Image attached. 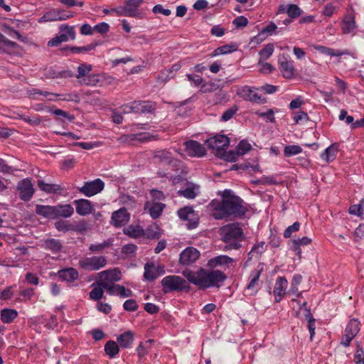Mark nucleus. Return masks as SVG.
I'll use <instances>...</instances> for the list:
<instances>
[{"instance_id":"1","label":"nucleus","mask_w":364,"mask_h":364,"mask_svg":"<svg viewBox=\"0 0 364 364\" xmlns=\"http://www.w3.org/2000/svg\"><path fill=\"white\" fill-rule=\"evenodd\" d=\"M187 280L200 289L219 288L227 279L226 274L219 269L199 268L196 272L185 269L182 272Z\"/></svg>"},{"instance_id":"2","label":"nucleus","mask_w":364,"mask_h":364,"mask_svg":"<svg viewBox=\"0 0 364 364\" xmlns=\"http://www.w3.org/2000/svg\"><path fill=\"white\" fill-rule=\"evenodd\" d=\"M244 200L240 197L222 200L215 204L213 215L218 220L228 217L242 218L247 211V208L244 205Z\"/></svg>"},{"instance_id":"3","label":"nucleus","mask_w":364,"mask_h":364,"mask_svg":"<svg viewBox=\"0 0 364 364\" xmlns=\"http://www.w3.org/2000/svg\"><path fill=\"white\" fill-rule=\"evenodd\" d=\"M221 239L226 244V250H238L241 247L243 231L238 223H232L221 230Z\"/></svg>"},{"instance_id":"4","label":"nucleus","mask_w":364,"mask_h":364,"mask_svg":"<svg viewBox=\"0 0 364 364\" xmlns=\"http://www.w3.org/2000/svg\"><path fill=\"white\" fill-rule=\"evenodd\" d=\"M161 285L164 293L171 291H188L190 286L186 280L180 276L168 275L164 277L161 280Z\"/></svg>"},{"instance_id":"5","label":"nucleus","mask_w":364,"mask_h":364,"mask_svg":"<svg viewBox=\"0 0 364 364\" xmlns=\"http://www.w3.org/2000/svg\"><path fill=\"white\" fill-rule=\"evenodd\" d=\"M92 65L87 63H82L77 67V73L75 77L82 85L95 86L99 82L98 75L90 74Z\"/></svg>"},{"instance_id":"6","label":"nucleus","mask_w":364,"mask_h":364,"mask_svg":"<svg viewBox=\"0 0 364 364\" xmlns=\"http://www.w3.org/2000/svg\"><path fill=\"white\" fill-rule=\"evenodd\" d=\"M79 266L87 271H97L107 265V259L104 256L82 257L79 260Z\"/></svg>"},{"instance_id":"7","label":"nucleus","mask_w":364,"mask_h":364,"mask_svg":"<svg viewBox=\"0 0 364 364\" xmlns=\"http://www.w3.org/2000/svg\"><path fill=\"white\" fill-rule=\"evenodd\" d=\"M105 183L100 178L86 181L82 187L78 188L79 192L86 197H92L103 191Z\"/></svg>"},{"instance_id":"8","label":"nucleus","mask_w":364,"mask_h":364,"mask_svg":"<svg viewBox=\"0 0 364 364\" xmlns=\"http://www.w3.org/2000/svg\"><path fill=\"white\" fill-rule=\"evenodd\" d=\"M263 271L262 266L259 265L256 269L251 271L250 281L245 287V291L250 296H255L259 290V277Z\"/></svg>"},{"instance_id":"9","label":"nucleus","mask_w":364,"mask_h":364,"mask_svg":"<svg viewBox=\"0 0 364 364\" xmlns=\"http://www.w3.org/2000/svg\"><path fill=\"white\" fill-rule=\"evenodd\" d=\"M16 189L20 199L26 202L31 200L35 192L31 180L28 178L19 181Z\"/></svg>"},{"instance_id":"10","label":"nucleus","mask_w":364,"mask_h":364,"mask_svg":"<svg viewBox=\"0 0 364 364\" xmlns=\"http://www.w3.org/2000/svg\"><path fill=\"white\" fill-rule=\"evenodd\" d=\"M257 87L250 86H243L237 90V94L244 100L250 101L252 103L264 104L266 100L259 95L255 91Z\"/></svg>"},{"instance_id":"11","label":"nucleus","mask_w":364,"mask_h":364,"mask_svg":"<svg viewBox=\"0 0 364 364\" xmlns=\"http://www.w3.org/2000/svg\"><path fill=\"white\" fill-rule=\"evenodd\" d=\"M208 146L216 151V154H220L228 147L230 144V139L223 134H218L213 137H210L208 141Z\"/></svg>"},{"instance_id":"12","label":"nucleus","mask_w":364,"mask_h":364,"mask_svg":"<svg viewBox=\"0 0 364 364\" xmlns=\"http://www.w3.org/2000/svg\"><path fill=\"white\" fill-rule=\"evenodd\" d=\"M278 65L279 69L284 78H294L295 73L294 60L284 55H282L278 59Z\"/></svg>"},{"instance_id":"13","label":"nucleus","mask_w":364,"mask_h":364,"mask_svg":"<svg viewBox=\"0 0 364 364\" xmlns=\"http://www.w3.org/2000/svg\"><path fill=\"white\" fill-rule=\"evenodd\" d=\"M235 265V260L225 255H220L210 259L206 264V267L210 269H215L218 267H226L229 268Z\"/></svg>"},{"instance_id":"14","label":"nucleus","mask_w":364,"mask_h":364,"mask_svg":"<svg viewBox=\"0 0 364 364\" xmlns=\"http://www.w3.org/2000/svg\"><path fill=\"white\" fill-rule=\"evenodd\" d=\"M178 215L180 219L188 221V229H194L198 225V218L195 211L191 207H184L178 210Z\"/></svg>"},{"instance_id":"15","label":"nucleus","mask_w":364,"mask_h":364,"mask_svg":"<svg viewBox=\"0 0 364 364\" xmlns=\"http://www.w3.org/2000/svg\"><path fill=\"white\" fill-rule=\"evenodd\" d=\"M200 252L193 247H188L183 250L179 257V262L182 265H190L199 259Z\"/></svg>"},{"instance_id":"16","label":"nucleus","mask_w":364,"mask_h":364,"mask_svg":"<svg viewBox=\"0 0 364 364\" xmlns=\"http://www.w3.org/2000/svg\"><path fill=\"white\" fill-rule=\"evenodd\" d=\"M288 281L285 277H278L273 289L275 302H280L287 294Z\"/></svg>"},{"instance_id":"17","label":"nucleus","mask_w":364,"mask_h":364,"mask_svg":"<svg viewBox=\"0 0 364 364\" xmlns=\"http://www.w3.org/2000/svg\"><path fill=\"white\" fill-rule=\"evenodd\" d=\"M186 154L191 157H202L206 154V150L200 143L190 140L184 143Z\"/></svg>"},{"instance_id":"18","label":"nucleus","mask_w":364,"mask_h":364,"mask_svg":"<svg viewBox=\"0 0 364 364\" xmlns=\"http://www.w3.org/2000/svg\"><path fill=\"white\" fill-rule=\"evenodd\" d=\"M130 219V214L125 208H121L112 213V224L117 228L125 225Z\"/></svg>"},{"instance_id":"19","label":"nucleus","mask_w":364,"mask_h":364,"mask_svg":"<svg viewBox=\"0 0 364 364\" xmlns=\"http://www.w3.org/2000/svg\"><path fill=\"white\" fill-rule=\"evenodd\" d=\"M134 113L149 114L155 110V104L150 101L135 100L132 102Z\"/></svg>"},{"instance_id":"20","label":"nucleus","mask_w":364,"mask_h":364,"mask_svg":"<svg viewBox=\"0 0 364 364\" xmlns=\"http://www.w3.org/2000/svg\"><path fill=\"white\" fill-rule=\"evenodd\" d=\"M75 205L76 212L80 215H87L92 213L93 207L90 200L87 199H77L73 201Z\"/></svg>"},{"instance_id":"21","label":"nucleus","mask_w":364,"mask_h":364,"mask_svg":"<svg viewBox=\"0 0 364 364\" xmlns=\"http://www.w3.org/2000/svg\"><path fill=\"white\" fill-rule=\"evenodd\" d=\"M287 13L291 18H296L301 15V9L296 4H290L287 5L281 4L279 6L277 14Z\"/></svg>"},{"instance_id":"22","label":"nucleus","mask_w":364,"mask_h":364,"mask_svg":"<svg viewBox=\"0 0 364 364\" xmlns=\"http://www.w3.org/2000/svg\"><path fill=\"white\" fill-rule=\"evenodd\" d=\"M339 145L336 143L332 144L327 147L321 154V159L326 163H331L334 161L338 152Z\"/></svg>"},{"instance_id":"23","label":"nucleus","mask_w":364,"mask_h":364,"mask_svg":"<svg viewBox=\"0 0 364 364\" xmlns=\"http://www.w3.org/2000/svg\"><path fill=\"white\" fill-rule=\"evenodd\" d=\"M54 219L70 218L74 213V208L70 204L54 205Z\"/></svg>"},{"instance_id":"24","label":"nucleus","mask_w":364,"mask_h":364,"mask_svg":"<svg viewBox=\"0 0 364 364\" xmlns=\"http://www.w3.org/2000/svg\"><path fill=\"white\" fill-rule=\"evenodd\" d=\"M75 28V26L61 24L59 26V35L60 36V38H62L64 42H67L69 40L74 41L76 36Z\"/></svg>"},{"instance_id":"25","label":"nucleus","mask_w":364,"mask_h":364,"mask_svg":"<svg viewBox=\"0 0 364 364\" xmlns=\"http://www.w3.org/2000/svg\"><path fill=\"white\" fill-rule=\"evenodd\" d=\"M265 242L262 241L253 245L247 254V262L254 259H259L262 254L266 251Z\"/></svg>"},{"instance_id":"26","label":"nucleus","mask_w":364,"mask_h":364,"mask_svg":"<svg viewBox=\"0 0 364 364\" xmlns=\"http://www.w3.org/2000/svg\"><path fill=\"white\" fill-rule=\"evenodd\" d=\"M134 333L131 331H127L119 335L117 338V341L119 343V346L123 348H130L132 346L134 341Z\"/></svg>"},{"instance_id":"27","label":"nucleus","mask_w":364,"mask_h":364,"mask_svg":"<svg viewBox=\"0 0 364 364\" xmlns=\"http://www.w3.org/2000/svg\"><path fill=\"white\" fill-rule=\"evenodd\" d=\"M58 277L67 282H73L77 280L79 277L78 272L73 267L60 269L58 272Z\"/></svg>"},{"instance_id":"28","label":"nucleus","mask_w":364,"mask_h":364,"mask_svg":"<svg viewBox=\"0 0 364 364\" xmlns=\"http://www.w3.org/2000/svg\"><path fill=\"white\" fill-rule=\"evenodd\" d=\"M41 247L53 253H58L61 251L63 245L59 240L50 238L46 240L41 245Z\"/></svg>"},{"instance_id":"29","label":"nucleus","mask_w":364,"mask_h":364,"mask_svg":"<svg viewBox=\"0 0 364 364\" xmlns=\"http://www.w3.org/2000/svg\"><path fill=\"white\" fill-rule=\"evenodd\" d=\"M38 188L47 193H60L63 188L60 185L46 183L43 180L38 181Z\"/></svg>"},{"instance_id":"30","label":"nucleus","mask_w":364,"mask_h":364,"mask_svg":"<svg viewBox=\"0 0 364 364\" xmlns=\"http://www.w3.org/2000/svg\"><path fill=\"white\" fill-rule=\"evenodd\" d=\"M100 285L106 290L109 295H117L120 296L121 289L122 285L114 284L109 281L104 280L100 282Z\"/></svg>"},{"instance_id":"31","label":"nucleus","mask_w":364,"mask_h":364,"mask_svg":"<svg viewBox=\"0 0 364 364\" xmlns=\"http://www.w3.org/2000/svg\"><path fill=\"white\" fill-rule=\"evenodd\" d=\"M165 207V204L159 202L151 204L150 207L148 203L145 205V209H149V213L153 219L159 218Z\"/></svg>"},{"instance_id":"32","label":"nucleus","mask_w":364,"mask_h":364,"mask_svg":"<svg viewBox=\"0 0 364 364\" xmlns=\"http://www.w3.org/2000/svg\"><path fill=\"white\" fill-rule=\"evenodd\" d=\"M54 205H37L36 206V213L44 218L54 219Z\"/></svg>"},{"instance_id":"33","label":"nucleus","mask_w":364,"mask_h":364,"mask_svg":"<svg viewBox=\"0 0 364 364\" xmlns=\"http://www.w3.org/2000/svg\"><path fill=\"white\" fill-rule=\"evenodd\" d=\"M154 342V340L149 339L145 342H140L136 348L138 357L140 360L145 358L148 354L149 349L151 348V344Z\"/></svg>"},{"instance_id":"34","label":"nucleus","mask_w":364,"mask_h":364,"mask_svg":"<svg viewBox=\"0 0 364 364\" xmlns=\"http://www.w3.org/2000/svg\"><path fill=\"white\" fill-rule=\"evenodd\" d=\"M18 316L15 309H4L1 311V320L4 323H11Z\"/></svg>"},{"instance_id":"35","label":"nucleus","mask_w":364,"mask_h":364,"mask_svg":"<svg viewBox=\"0 0 364 364\" xmlns=\"http://www.w3.org/2000/svg\"><path fill=\"white\" fill-rule=\"evenodd\" d=\"M360 323L356 318L350 319L346 326L344 332L355 337L360 329Z\"/></svg>"},{"instance_id":"36","label":"nucleus","mask_w":364,"mask_h":364,"mask_svg":"<svg viewBox=\"0 0 364 364\" xmlns=\"http://www.w3.org/2000/svg\"><path fill=\"white\" fill-rule=\"evenodd\" d=\"M311 239L308 237H303L301 238H298L292 240V250L296 253L299 257L301 254V246L308 245L311 244Z\"/></svg>"},{"instance_id":"37","label":"nucleus","mask_w":364,"mask_h":364,"mask_svg":"<svg viewBox=\"0 0 364 364\" xmlns=\"http://www.w3.org/2000/svg\"><path fill=\"white\" fill-rule=\"evenodd\" d=\"M124 233L130 237L138 238L144 235V231L139 225H129L127 228L124 229Z\"/></svg>"},{"instance_id":"38","label":"nucleus","mask_w":364,"mask_h":364,"mask_svg":"<svg viewBox=\"0 0 364 364\" xmlns=\"http://www.w3.org/2000/svg\"><path fill=\"white\" fill-rule=\"evenodd\" d=\"M45 98H47L48 101H58V100H63V101H73V95L72 94H65L60 95L56 94L53 92H50L45 91Z\"/></svg>"},{"instance_id":"39","label":"nucleus","mask_w":364,"mask_h":364,"mask_svg":"<svg viewBox=\"0 0 364 364\" xmlns=\"http://www.w3.org/2000/svg\"><path fill=\"white\" fill-rule=\"evenodd\" d=\"M105 351L110 358H114L119 352V345L110 340L105 345Z\"/></svg>"},{"instance_id":"40","label":"nucleus","mask_w":364,"mask_h":364,"mask_svg":"<svg viewBox=\"0 0 364 364\" xmlns=\"http://www.w3.org/2000/svg\"><path fill=\"white\" fill-rule=\"evenodd\" d=\"M356 28L355 18L350 15L346 16L342 24V30L344 33H350Z\"/></svg>"},{"instance_id":"41","label":"nucleus","mask_w":364,"mask_h":364,"mask_svg":"<svg viewBox=\"0 0 364 364\" xmlns=\"http://www.w3.org/2000/svg\"><path fill=\"white\" fill-rule=\"evenodd\" d=\"M142 3L143 0H127L124 4L132 13V17H136L140 14L139 7Z\"/></svg>"},{"instance_id":"42","label":"nucleus","mask_w":364,"mask_h":364,"mask_svg":"<svg viewBox=\"0 0 364 364\" xmlns=\"http://www.w3.org/2000/svg\"><path fill=\"white\" fill-rule=\"evenodd\" d=\"M317 50L320 51L321 53L330 55V56H337L340 57L343 55H348L349 53L347 50H335L331 48H328L326 46H320L317 48Z\"/></svg>"},{"instance_id":"43","label":"nucleus","mask_w":364,"mask_h":364,"mask_svg":"<svg viewBox=\"0 0 364 364\" xmlns=\"http://www.w3.org/2000/svg\"><path fill=\"white\" fill-rule=\"evenodd\" d=\"M158 277L153 263H146L144 266V277L148 281H154Z\"/></svg>"},{"instance_id":"44","label":"nucleus","mask_w":364,"mask_h":364,"mask_svg":"<svg viewBox=\"0 0 364 364\" xmlns=\"http://www.w3.org/2000/svg\"><path fill=\"white\" fill-rule=\"evenodd\" d=\"M237 50L235 46L224 45L217 48L211 54L212 56H218L220 55H225L231 53L232 52Z\"/></svg>"},{"instance_id":"45","label":"nucleus","mask_w":364,"mask_h":364,"mask_svg":"<svg viewBox=\"0 0 364 364\" xmlns=\"http://www.w3.org/2000/svg\"><path fill=\"white\" fill-rule=\"evenodd\" d=\"M112 245V240H107L104 241L102 243L91 244L89 246V250L92 252H101L105 248L110 247Z\"/></svg>"},{"instance_id":"46","label":"nucleus","mask_w":364,"mask_h":364,"mask_svg":"<svg viewBox=\"0 0 364 364\" xmlns=\"http://www.w3.org/2000/svg\"><path fill=\"white\" fill-rule=\"evenodd\" d=\"M90 225L85 220H81L75 224H72L71 231L83 234L88 230Z\"/></svg>"},{"instance_id":"47","label":"nucleus","mask_w":364,"mask_h":364,"mask_svg":"<svg viewBox=\"0 0 364 364\" xmlns=\"http://www.w3.org/2000/svg\"><path fill=\"white\" fill-rule=\"evenodd\" d=\"M274 50V46L272 43L267 44L259 52V60H266L270 58Z\"/></svg>"},{"instance_id":"48","label":"nucleus","mask_w":364,"mask_h":364,"mask_svg":"<svg viewBox=\"0 0 364 364\" xmlns=\"http://www.w3.org/2000/svg\"><path fill=\"white\" fill-rule=\"evenodd\" d=\"M302 151V148L299 145H288L284 149V155L286 157H291L301 154Z\"/></svg>"},{"instance_id":"49","label":"nucleus","mask_w":364,"mask_h":364,"mask_svg":"<svg viewBox=\"0 0 364 364\" xmlns=\"http://www.w3.org/2000/svg\"><path fill=\"white\" fill-rule=\"evenodd\" d=\"M28 98L33 100H43L45 91L37 88H31L27 90Z\"/></svg>"},{"instance_id":"50","label":"nucleus","mask_w":364,"mask_h":364,"mask_svg":"<svg viewBox=\"0 0 364 364\" xmlns=\"http://www.w3.org/2000/svg\"><path fill=\"white\" fill-rule=\"evenodd\" d=\"M146 134L139 133V134H127L121 136V139L123 141L128 142L132 141H145L146 137L144 136Z\"/></svg>"},{"instance_id":"51","label":"nucleus","mask_w":364,"mask_h":364,"mask_svg":"<svg viewBox=\"0 0 364 364\" xmlns=\"http://www.w3.org/2000/svg\"><path fill=\"white\" fill-rule=\"evenodd\" d=\"M155 158L158 159L161 162L164 164H169L171 162L172 160V154L170 151L166 150H162L158 151L156 155Z\"/></svg>"},{"instance_id":"52","label":"nucleus","mask_w":364,"mask_h":364,"mask_svg":"<svg viewBox=\"0 0 364 364\" xmlns=\"http://www.w3.org/2000/svg\"><path fill=\"white\" fill-rule=\"evenodd\" d=\"M97 44L91 43L85 46H72L70 53L73 54L85 53L94 50Z\"/></svg>"},{"instance_id":"53","label":"nucleus","mask_w":364,"mask_h":364,"mask_svg":"<svg viewBox=\"0 0 364 364\" xmlns=\"http://www.w3.org/2000/svg\"><path fill=\"white\" fill-rule=\"evenodd\" d=\"M348 212L351 215H358L364 218V199L360 204L350 205Z\"/></svg>"},{"instance_id":"54","label":"nucleus","mask_w":364,"mask_h":364,"mask_svg":"<svg viewBox=\"0 0 364 364\" xmlns=\"http://www.w3.org/2000/svg\"><path fill=\"white\" fill-rule=\"evenodd\" d=\"M58 10H51L46 12L42 17L40 18L39 23H45L48 21H58Z\"/></svg>"},{"instance_id":"55","label":"nucleus","mask_w":364,"mask_h":364,"mask_svg":"<svg viewBox=\"0 0 364 364\" xmlns=\"http://www.w3.org/2000/svg\"><path fill=\"white\" fill-rule=\"evenodd\" d=\"M306 312L307 314H306V317H309V319H308V329H309V333H310V341H313V337L315 334V323H316V320L315 318L313 317V316L311 315V311H310V309H306Z\"/></svg>"},{"instance_id":"56","label":"nucleus","mask_w":364,"mask_h":364,"mask_svg":"<svg viewBox=\"0 0 364 364\" xmlns=\"http://www.w3.org/2000/svg\"><path fill=\"white\" fill-rule=\"evenodd\" d=\"M255 185H275L277 184L278 182L276 180V178L273 176H263L260 178L256 180L253 182Z\"/></svg>"},{"instance_id":"57","label":"nucleus","mask_w":364,"mask_h":364,"mask_svg":"<svg viewBox=\"0 0 364 364\" xmlns=\"http://www.w3.org/2000/svg\"><path fill=\"white\" fill-rule=\"evenodd\" d=\"M99 287H94L89 293L90 299L93 301H99L102 298L104 294V288L99 284Z\"/></svg>"},{"instance_id":"58","label":"nucleus","mask_w":364,"mask_h":364,"mask_svg":"<svg viewBox=\"0 0 364 364\" xmlns=\"http://www.w3.org/2000/svg\"><path fill=\"white\" fill-rule=\"evenodd\" d=\"M102 274H105L107 275L106 281H109L110 279V282H117L120 280L121 279V272L118 269H114L112 270H105L102 272Z\"/></svg>"},{"instance_id":"59","label":"nucleus","mask_w":364,"mask_h":364,"mask_svg":"<svg viewBox=\"0 0 364 364\" xmlns=\"http://www.w3.org/2000/svg\"><path fill=\"white\" fill-rule=\"evenodd\" d=\"M55 228L60 232L71 231L72 224L67 220H58L54 224Z\"/></svg>"},{"instance_id":"60","label":"nucleus","mask_w":364,"mask_h":364,"mask_svg":"<svg viewBox=\"0 0 364 364\" xmlns=\"http://www.w3.org/2000/svg\"><path fill=\"white\" fill-rule=\"evenodd\" d=\"M300 226H301V224L299 222H298V221L294 222L291 225L287 227L285 229L284 234H283L284 237V238H290L291 235L294 232H296L299 230Z\"/></svg>"},{"instance_id":"61","label":"nucleus","mask_w":364,"mask_h":364,"mask_svg":"<svg viewBox=\"0 0 364 364\" xmlns=\"http://www.w3.org/2000/svg\"><path fill=\"white\" fill-rule=\"evenodd\" d=\"M252 146L250 144L245 140H242L238 145L236 146V150L240 154V156L244 155L248 151L251 149Z\"/></svg>"},{"instance_id":"62","label":"nucleus","mask_w":364,"mask_h":364,"mask_svg":"<svg viewBox=\"0 0 364 364\" xmlns=\"http://www.w3.org/2000/svg\"><path fill=\"white\" fill-rule=\"evenodd\" d=\"M220 154L223 155V159L227 161H235L240 156L236 149L230 150L229 151H225V150H224Z\"/></svg>"},{"instance_id":"63","label":"nucleus","mask_w":364,"mask_h":364,"mask_svg":"<svg viewBox=\"0 0 364 364\" xmlns=\"http://www.w3.org/2000/svg\"><path fill=\"white\" fill-rule=\"evenodd\" d=\"M309 117L308 114L304 111H299L294 113V122L295 124H299L302 122H307Z\"/></svg>"},{"instance_id":"64","label":"nucleus","mask_w":364,"mask_h":364,"mask_svg":"<svg viewBox=\"0 0 364 364\" xmlns=\"http://www.w3.org/2000/svg\"><path fill=\"white\" fill-rule=\"evenodd\" d=\"M258 65L260 66L259 71L264 74L271 73L274 70L270 63H266L264 60H259Z\"/></svg>"}]
</instances>
